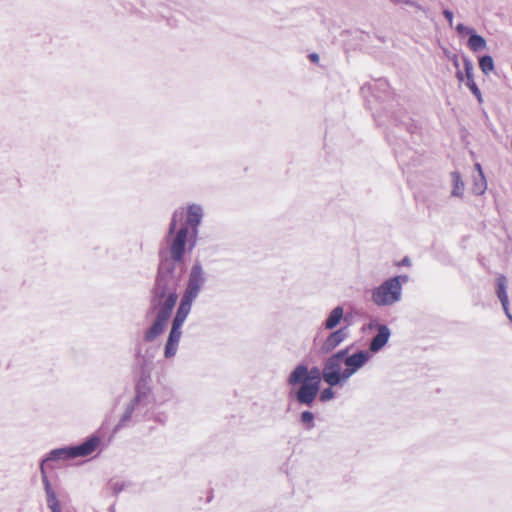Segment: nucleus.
Returning a JSON list of instances; mask_svg holds the SVG:
<instances>
[{
	"instance_id": "obj_1",
	"label": "nucleus",
	"mask_w": 512,
	"mask_h": 512,
	"mask_svg": "<svg viewBox=\"0 0 512 512\" xmlns=\"http://www.w3.org/2000/svg\"><path fill=\"white\" fill-rule=\"evenodd\" d=\"M181 274L180 271L174 270L173 261L160 262L146 312V318L155 316L151 326L144 333L146 342L154 341L164 332L178 299L177 286Z\"/></svg>"
},
{
	"instance_id": "obj_2",
	"label": "nucleus",
	"mask_w": 512,
	"mask_h": 512,
	"mask_svg": "<svg viewBox=\"0 0 512 512\" xmlns=\"http://www.w3.org/2000/svg\"><path fill=\"white\" fill-rule=\"evenodd\" d=\"M151 403L152 395L150 388L145 383H138L135 396L125 405L118 423L113 428V433L149 420Z\"/></svg>"
},
{
	"instance_id": "obj_3",
	"label": "nucleus",
	"mask_w": 512,
	"mask_h": 512,
	"mask_svg": "<svg viewBox=\"0 0 512 512\" xmlns=\"http://www.w3.org/2000/svg\"><path fill=\"white\" fill-rule=\"evenodd\" d=\"M183 217V210H175L172 214L171 221L168 227L167 242L169 245L170 257L165 258L162 261H173L175 271L182 273L181 263L184 259L186 245L188 242V227L181 226L178 230L177 223L181 221ZM190 243V240H189Z\"/></svg>"
},
{
	"instance_id": "obj_4",
	"label": "nucleus",
	"mask_w": 512,
	"mask_h": 512,
	"mask_svg": "<svg viewBox=\"0 0 512 512\" xmlns=\"http://www.w3.org/2000/svg\"><path fill=\"white\" fill-rule=\"evenodd\" d=\"M408 275H396L384 280L371 291V301L378 307H392L402 300L403 285Z\"/></svg>"
},
{
	"instance_id": "obj_5",
	"label": "nucleus",
	"mask_w": 512,
	"mask_h": 512,
	"mask_svg": "<svg viewBox=\"0 0 512 512\" xmlns=\"http://www.w3.org/2000/svg\"><path fill=\"white\" fill-rule=\"evenodd\" d=\"M194 301L195 300L184 296H182L180 300V304L172 320L171 329L164 346V357L166 359H172L177 354L179 342L182 336V326L191 311Z\"/></svg>"
},
{
	"instance_id": "obj_6",
	"label": "nucleus",
	"mask_w": 512,
	"mask_h": 512,
	"mask_svg": "<svg viewBox=\"0 0 512 512\" xmlns=\"http://www.w3.org/2000/svg\"><path fill=\"white\" fill-rule=\"evenodd\" d=\"M99 444L100 438L96 435H93L79 445L67 446L51 450L49 454L41 461L40 465L49 467L50 462L65 461L78 457H87L96 450Z\"/></svg>"
},
{
	"instance_id": "obj_7",
	"label": "nucleus",
	"mask_w": 512,
	"mask_h": 512,
	"mask_svg": "<svg viewBox=\"0 0 512 512\" xmlns=\"http://www.w3.org/2000/svg\"><path fill=\"white\" fill-rule=\"evenodd\" d=\"M346 355L345 350H339L329 356L323 363L322 378L326 384L331 387L343 386L347 383L345 375V368L343 357Z\"/></svg>"
},
{
	"instance_id": "obj_8",
	"label": "nucleus",
	"mask_w": 512,
	"mask_h": 512,
	"mask_svg": "<svg viewBox=\"0 0 512 512\" xmlns=\"http://www.w3.org/2000/svg\"><path fill=\"white\" fill-rule=\"evenodd\" d=\"M206 274L200 262H195L189 272L184 297L196 300L206 284Z\"/></svg>"
},
{
	"instance_id": "obj_9",
	"label": "nucleus",
	"mask_w": 512,
	"mask_h": 512,
	"mask_svg": "<svg viewBox=\"0 0 512 512\" xmlns=\"http://www.w3.org/2000/svg\"><path fill=\"white\" fill-rule=\"evenodd\" d=\"M322 378V372L317 367L311 369L307 365H297L289 374L287 383L291 387H296L300 382H310L312 384L320 386Z\"/></svg>"
},
{
	"instance_id": "obj_10",
	"label": "nucleus",
	"mask_w": 512,
	"mask_h": 512,
	"mask_svg": "<svg viewBox=\"0 0 512 512\" xmlns=\"http://www.w3.org/2000/svg\"><path fill=\"white\" fill-rule=\"evenodd\" d=\"M204 217V210L199 204H189L186 209V225L190 231V250L196 246L199 226Z\"/></svg>"
},
{
	"instance_id": "obj_11",
	"label": "nucleus",
	"mask_w": 512,
	"mask_h": 512,
	"mask_svg": "<svg viewBox=\"0 0 512 512\" xmlns=\"http://www.w3.org/2000/svg\"><path fill=\"white\" fill-rule=\"evenodd\" d=\"M298 387H292L290 396L293 397L298 404L311 407L315 402L320 390V386L310 382H300Z\"/></svg>"
},
{
	"instance_id": "obj_12",
	"label": "nucleus",
	"mask_w": 512,
	"mask_h": 512,
	"mask_svg": "<svg viewBox=\"0 0 512 512\" xmlns=\"http://www.w3.org/2000/svg\"><path fill=\"white\" fill-rule=\"evenodd\" d=\"M344 350L346 351V355L343 357L345 366L344 377H346L348 381L358 370L366 365L370 359V354L365 350H360L353 354H349L348 348Z\"/></svg>"
},
{
	"instance_id": "obj_13",
	"label": "nucleus",
	"mask_w": 512,
	"mask_h": 512,
	"mask_svg": "<svg viewBox=\"0 0 512 512\" xmlns=\"http://www.w3.org/2000/svg\"><path fill=\"white\" fill-rule=\"evenodd\" d=\"M172 398V393L168 390H163L162 393H157L155 396H152L151 409L149 411V420H153L160 424H165L168 416L165 412L162 411H154L156 406L164 405L166 402L170 401Z\"/></svg>"
},
{
	"instance_id": "obj_14",
	"label": "nucleus",
	"mask_w": 512,
	"mask_h": 512,
	"mask_svg": "<svg viewBox=\"0 0 512 512\" xmlns=\"http://www.w3.org/2000/svg\"><path fill=\"white\" fill-rule=\"evenodd\" d=\"M348 338L347 328H340L336 331L331 332L325 340L322 342L320 352L322 354H328L336 349L342 342Z\"/></svg>"
},
{
	"instance_id": "obj_15",
	"label": "nucleus",
	"mask_w": 512,
	"mask_h": 512,
	"mask_svg": "<svg viewBox=\"0 0 512 512\" xmlns=\"http://www.w3.org/2000/svg\"><path fill=\"white\" fill-rule=\"evenodd\" d=\"M391 331L385 324H379L377 326V333L373 336L369 344V351L377 353L380 351L389 341Z\"/></svg>"
},
{
	"instance_id": "obj_16",
	"label": "nucleus",
	"mask_w": 512,
	"mask_h": 512,
	"mask_svg": "<svg viewBox=\"0 0 512 512\" xmlns=\"http://www.w3.org/2000/svg\"><path fill=\"white\" fill-rule=\"evenodd\" d=\"M463 64H464V70H465V77H466V85L470 89V91L475 95L478 99V101H481V92L478 88L477 84L474 81L473 77V63L470 59L467 57H463Z\"/></svg>"
},
{
	"instance_id": "obj_17",
	"label": "nucleus",
	"mask_w": 512,
	"mask_h": 512,
	"mask_svg": "<svg viewBox=\"0 0 512 512\" xmlns=\"http://www.w3.org/2000/svg\"><path fill=\"white\" fill-rule=\"evenodd\" d=\"M507 278L504 275H500L497 278V296L502 304L503 310L508 317V319L512 322V315L509 313L508 305V295H507Z\"/></svg>"
},
{
	"instance_id": "obj_18",
	"label": "nucleus",
	"mask_w": 512,
	"mask_h": 512,
	"mask_svg": "<svg viewBox=\"0 0 512 512\" xmlns=\"http://www.w3.org/2000/svg\"><path fill=\"white\" fill-rule=\"evenodd\" d=\"M344 316V309L341 306H336L331 310L325 319L323 325L327 330H333L337 327Z\"/></svg>"
},
{
	"instance_id": "obj_19",
	"label": "nucleus",
	"mask_w": 512,
	"mask_h": 512,
	"mask_svg": "<svg viewBox=\"0 0 512 512\" xmlns=\"http://www.w3.org/2000/svg\"><path fill=\"white\" fill-rule=\"evenodd\" d=\"M468 47L473 52H479L486 48L487 42L486 40L479 34L475 32V30L471 33L469 39H468Z\"/></svg>"
},
{
	"instance_id": "obj_20",
	"label": "nucleus",
	"mask_w": 512,
	"mask_h": 512,
	"mask_svg": "<svg viewBox=\"0 0 512 512\" xmlns=\"http://www.w3.org/2000/svg\"><path fill=\"white\" fill-rule=\"evenodd\" d=\"M451 179L453 183L452 196L462 197L464 194L465 185L462 180L461 174L457 171L451 173Z\"/></svg>"
},
{
	"instance_id": "obj_21",
	"label": "nucleus",
	"mask_w": 512,
	"mask_h": 512,
	"mask_svg": "<svg viewBox=\"0 0 512 512\" xmlns=\"http://www.w3.org/2000/svg\"><path fill=\"white\" fill-rule=\"evenodd\" d=\"M487 189V181L484 174L477 175L474 177L472 184V192L475 195H482Z\"/></svg>"
},
{
	"instance_id": "obj_22",
	"label": "nucleus",
	"mask_w": 512,
	"mask_h": 512,
	"mask_svg": "<svg viewBox=\"0 0 512 512\" xmlns=\"http://www.w3.org/2000/svg\"><path fill=\"white\" fill-rule=\"evenodd\" d=\"M479 68L481 71L488 75L494 70L493 58L489 55H484L479 59Z\"/></svg>"
},
{
	"instance_id": "obj_23",
	"label": "nucleus",
	"mask_w": 512,
	"mask_h": 512,
	"mask_svg": "<svg viewBox=\"0 0 512 512\" xmlns=\"http://www.w3.org/2000/svg\"><path fill=\"white\" fill-rule=\"evenodd\" d=\"M314 414L310 411H303L300 414V422L305 426L307 430H311L314 428Z\"/></svg>"
},
{
	"instance_id": "obj_24",
	"label": "nucleus",
	"mask_w": 512,
	"mask_h": 512,
	"mask_svg": "<svg viewBox=\"0 0 512 512\" xmlns=\"http://www.w3.org/2000/svg\"><path fill=\"white\" fill-rule=\"evenodd\" d=\"M47 504L52 512H61V505L56 497L55 492H51L47 495Z\"/></svg>"
},
{
	"instance_id": "obj_25",
	"label": "nucleus",
	"mask_w": 512,
	"mask_h": 512,
	"mask_svg": "<svg viewBox=\"0 0 512 512\" xmlns=\"http://www.w3.org/2000/svg\"><path fill=\"white\" fill-rule=\"evenodd\" d=\"M45 469H46L45 466L40 465L41 478H42V482L44 484L45 492H46V495H49L51 492H54V491H53L51 484L48 480Z\"/></svg>"
},
{
	"instance_id": "obj_26",
	"label": "nucleus",
	"mask_w": 512,
	"mask_h": 512,
	"mask_svg": "<svg viewBox=\"0 0 512 512\" xmlns=\"http://www.w3.org/2000/svg\"><path fill=\"white\" fill-rule=\"evenodd\" d=\"M334 391L332 390V387L329 386L328 388H325L322 390V392L320 393V400L322 402H326V401H329L331 399L334 398Z\"/></svg>"
},
{
	"instance_id": "obj_27",
	"label": "nucleus",
	"mask_w": 512,
	"mask_h": 512,
	"mask_svg": "<svg viewBox=\"0 0 512 512\" xmlns=\"http://www.w3.org/2000/svg\"><path fill=\"white\" fill-rule=\"evenodd\" d=\"M455 30L458 34L460 35H463V34H469L471 35V33L474 31L473 28H470V27H467L465 26L464 24L462 23H459L455 26Z\"/></svg>"
},
{
	"instance_id": "obj_28",
	"label": "nucleus",
	"mask_w": 512,
	"mask_h": 512,
	"mask_svg": "<svg viewBox=\"0 0 512 512\" xmlns=\"http://www.w3.org/2000/svg\"><path fill=\"white\" fill-rule=\"evenodd\" d=\"M394 3H396V4L402 3V4H405V5L412 6V7L416 8V9H418V10L424 11L423 7L418 2H416L414 0H396V1H394Z\"/></svg>"
},
{
	"instance_id": "obj_29",
	"label": "nucleus",
	"mask_w": 512,
	"mask_h": 512,
	"mask_svg": "<svg viewBox=\"0 0 512 512\" xmlns=\"http://www.w3.org/2000/svg\"><path fill=\"white\" fill-rule=\"evenodd\" d=\"M443 15L444 17L446 18V20L448 21L449 23V26L450 27H453V12L449 9H444L443 10Z\"/></svg>"
},
{
	"instance_id": "obj_30",
	"label": "nucleus",
	"mask_w": 512,
	"mask_h": 512,
	"mask_svg": "<svg viewBox=\"0 0 512 512\" xmlns=\"http://www.w3.org/2000/svg\"><path fill=\"white\" fill-rule=\"evenodd\" d=\"M450 60L452 61L453 65L456 69H460V63H459V58H458L457 54H452L450 56Z\"/></svg>"
},
{
	"instance_id": "obj_31",
	"label": "nucleus",
	"mask_w": 512,
	"mask_h": 512,
	"mask_svg": "<svg viewBox=\"0 0 512 512\" xmlns=\"http://www.w3.org/2000/svg\"><path fill=\"white\" fill-rule=\"evenodd\" d=\"M308 57H309V60L313 63H318L320 60V57L317 53H311V54H309Z\"/></svg>"
},
{
	"instance_id": "obj_32",
	"label": "nucleus",
	"mask_w": 512,
	"mask_h": 512,
	"mask_svg": "<svg viewBox=\"0 0 512 512\" xmlns=\"http://www.w3.org/2000/svg\"><path fill=\"white\" fill-rule=\"evenodd\" d=\"M456 78L460 81V82H463L464 81V78L465 75L461 72L460 69H457V72H456Z\"/></svg>"
},
{
	"instance_id": "obj_33",
	"label": "nucleus",
	"mask_w": 512,
	"mask_h": 512,
	"mask_svg": "<svg viewBox=\"0 0 512 512\" xmlns=\"http://www.w3.org/2000/svg\"><path fill=\"white\" fill-rule=\"evenodd\" d=\"M410 264H411L410 259L408 257H405L402 259V261L400 262L399 265L410 266Z\"/></svg>"
},
{
	"instance_id": "obj_34",
	"label": "nucleus",
	"mask_w": 512,
	"mask_h": 512,
	"mask_svg": "<svg viewBox=\"0 0 512 512\" xmlns=\"http://www.w3.org/2000/svg\"><path fill=\"white\" fill-rule=\"evenodd\" d=\"M475 170L477 171L478 175L484 174L483 170H482V167H481V165L479 163L475 164Z\"/></svg>"
},
{
	"instance_id": "obj_35",
	"label": "nucleus",
	"mask_w": 512,
	"mask_h": 512,
	"mask_svg": "<svg viewBox=\"0 0 512 512\" xmlns=\"http://www.w3.org/2000/svg\"><path fill=\"white\" fill-rule=\"evenodd\" d=\"M444 53H445V55L448 57V59L450 60V56H451L453 53H450V52H448V51H446V50H445V52H444Z\"/></svg>"
},
{
	"instance_id": "obj_36",
	"label": "nucleus",
	"mask_w": 512,
	"mask_h": 512,
	"mask_svg": "<svg viewBox=\"0 0 512 512\" xmlns=\"http://www.w3.org/2000/svg\"><path fill=\"white\" fill-rule=\"evenodd\" d=\"M110 512H115L114 508H110Z\"/></svg>"
}]
</instances>
